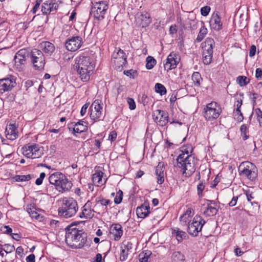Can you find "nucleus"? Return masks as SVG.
<instances>
[{
    "instance_id": "obj_54",
    "label": "nucleus",
    "mask_w": 262,
    "mask_h": 262,
    "mask_svg": "<svg viewBox=\"0 0 262 262\" xmlns=\"http://www.w3.org/2000/svg\"><path fill=\"white\" fill-rule=\"evenodd\" d=\"M117 138V133L115 131H112L108 136V140L111 142L114 141Z\"/></svg>"
},
{
    "instance_id": "obj_43",
    "label": "nucleus",
    "mask_w": 262,
    "mask_h": 262,
    "mask_svg": "<svg viewBox=\"0 0 262 262\" xmlns=\"http://www.w3.org/2000/svg\"><path fill=\"white\" fill-rule=\"evenodd\" d=\"M245 194L246 195L248 201L250 202L251 204L253 205V203H255L254 201H252L254 198L253 192L250 189H248L245 191Z\"/></svg>"
},
{
    "instance_id": "obj_23",
    "label": "nucleus",
    "mask_w": 262,
    "mask_h": 262,
    "mask_svg": "<svg viewBox=\"0 0 262 262\" xmlns=\"http://www.w3.org/2000/svg\"><path fill=\"white\" fill-rule=\"evenodd\" d=\"M164 164L163 162H159L156 168V174L157 176V183L162 184L164 181L165 172Z\"/></svg>"
},
{
    "instance_id": "obj_11",
    "label": "nucleus",
    "mask_w": 262,
    "mask_h": 262,
    "mask_svg": "<svg viewBox=\"0 0 262 262\" xmlns=\"http://www.w3.org/2000/svg\"><path fill=\"white\" fill-rule=\"evenodd\" d=\"M23 154L27 158L31 159L38 158L43 155L42 148L37 144L27 145L23 147Z\"/></svg>"
},
{
    "instance_id": "obj_20",
    "label": "nucleus",
    "mask_w": 262,
    "mask_h": 262,
    "mask_svg": "<svg viewBox=\"0 0 262 262\" xmlns=\"http://www.w3.org/2000/svg\"><path fill=\"white\" fill-rule=\"evenodd\" d=\"M204 112L207 115H220L222 113V108L216 102L212 101L204 108Z\"/></svg>"
},
{
    "instance_id": "obj_64",
    "label": "nucleus",
    "mask_w": 262,
    "mask_h": 262,
    "mask_svg": "<svg viewBox=\"0 0 262 262\" xmlns=\"http://www.w3.org/2000/svg\"><path fill=\"white\" fill-rule=\"evenodd\" d=\"M101 261H102V255L100 253L97 254L93 262H101Z\"/></svg>"
},
{
    "instance_id": "obj_29",
    "label": "nucleus",
    "mask_w": 262,
    "mask_h": 262,
    "mask_svg": "<svg viewBox=\"0 0 262 262\" xmlns=\"http://www.w3.org/2000/svg\"><path fill=\"white\" fill-rule=\"evenodd\" d=\"M42 50L45 53L51 55L55 51L54 44L49 41H43L41 43Z\"/></svg>"
},
{
    "instance_id": "obj_36",
    "label": "nucleus",
    "mask_w": 262,
    "mask_h": 262,
    "mask_svg": "<svg viewBox=\"0 0 262 262\" xmlns=\"http://www.w3.org/2000/svg\"><path fill=\"white\" fill-rule=\"evenodd\" d=\"M250 81V79L245 76H239L236 78V82L241 86H246Z\"/></svg>"
},
{
    "instance_id": "obj_6",
    "label": "nucleus",
    "mask_w": 262,
    "mask_h": 262,
    "mask_svg": "<svg viewBox=\"0 0 262 262\" xmlns=\"http://www.w3.org/2000/svg\"><path fill=\"white\" fill-rule=\"evenodd\" d=\"M203 61L205 64H209L212 60L213 47L215 42L213 38L208 37L202 43Z\"/></svg>"
},
{
    "instance_id": "obj_13",
    "label": "nucleus",
    "mask_w": 262,
    "mask_h": 262,
    "mask_svg": "<svg viewBox=\"0 0 262 262\" xmlns=\"http://www.w3.org/2000/svg\"><path fill=\"white\" fill-rule=\"evenodd\" d=\"M254 168V165L251 162H243L239 167V173L250 180H253L255 177V172L253 171Z\"/></svg>"
},
{
    "instance_id": "obj_49",
    "label": "nucleus",
    "mask_w": 262,
    "mask_h": 262,
    "mask_svg": "<svg viewBox=\"0 0 262 262\" xmlns=\"http://www.w3.org/2000/svg\"><path fill=\"white\" fill-rule=\"evenodd\" d=\"M127 102L129 104V107L131 110H134L136 108V103L133 98H128Z\"/></svg>"
},
{
    "instance_id": "obj_1",
    "label": "nucleus",
    "mask_w": 262,
    "mask_h": 262,
    "mask_svg": "<svg viewBox=\"0 0 262 262\" xmlns=\"http://www.w3.org/2000/svg\"><path fill=\"white\" fill-rule=\"evenodd\" d=\"M75 63L81 80L83 82L88 81L95 67L93 58L89 56L80 55L76 58Z\"/></svg>"
},
{
    "instance_id": "obj_59",
    "label": "nucleus",
    "mask_w": 262,
    "mask_h": 262,
    "mask_svg": "<svg viewBox=\"0 0 262 262\" xmlns=\"http://www.w3.org/2000/svg\"><path fill=\"white\" fill-rule=\"evenodd\" d=\"M29 213L32 218H35L36 220L39 219L40 215L35 211H31V212H29Z\"/></svg>"
},
{
    "instance_id": "obj_57",
    "label": "nucleus",
    "mask_w": 262,
    "mask_h": 262,
    "mask_svg": "<svg viewBox=\"0 0 262 262\" xmlns=\"http://www.w3.org/2000/svg\"><path fill=\"white\" fill-rule=\"evenodd\" d=\"M124 74L126 75L127 76H131L132 74H137V71L136 70H126L124 71Z\"/></svg>"
},
{
    "instance_id": "obj_22",
    "label": "nucleus",
    "mask_w": 262,
    "mask_h": 262,
    "mask_svg": "<svg viewBox=\"0 0 262 262\" xmlns=\"http://www.w3.org/2000/svg\"><path fill=\"white\" fill-rule=\"evenodd\" d=\"M102 105L101 100H95L89 109L88 115H97V114L101 115L103 108Z\"/></svg>"
},
{
    "instance_id": "obj_2",
    "label": "nucleus",
    "mask_w": 262,
    "mask_h": 262,
    "mask_svg": "<svg viewBox=\"0 0 262 262\" xmlns=\"http://www.w3.org/2000/svg\"><path fill=\"white\" fill-rule=\"evenodd\" d=\"M176 166L180 169L183 175L189 177L195 170L194 158L189 155L188 151H182L177 158Z\"/></svg>"
},
{
    "instance_id": "obj_62",
    "label": "nucleus",
    "mask_w": 262,
    "mask_h": 262,
    "mask_svg": "<svg viewBox=\"0 0 262 262\" xmlns=\"http://www.w3.org/2000/svg\"><path fill=\"white\" fill-rule=\"evenodd\" d=\"M33 85V82L31 80H28L25 82V86L27 90L29 88Z\"/></svg>"
},
{
    "instance_id": "obj_47",
    "label": "nucleus",
    "mask_w": 262,
    "mask_h": 262,
    "mask_svg": "<svg viewBox=\"0 0 262 262\" xmlns=\"http://www.w3.org/2000/svg\"><path fill=\"white\" fill-rule=\"evenodd\" d=\"M210 7L209 6H206L203 7L201 9V13L203 16H206L208 15L210 11Z\"/></svg>"
},
{
    "instance_id": "obj_14",
    "label": "nucleus",
    "mask_w": 262,
    "mask_h": 262,
    "mask_svg": "<svg viewBox=\"0 0 262 262\" xmlns=\"http://www.w3.org/2000/svg\"><path fill=\"white\" fill-rule=\"evenodd\" d=\"M82 44L83 41L81 37L79 36H72L67 39L65 42V47L68 51L74 52L78 50Z\"/></svg>"
},
{
    "instance_id": "obj_50",
    "label": "nucleus",
    "mask_w": 262,
    "mask_h": 262,
    "mask_svg": "<svg viewBox=\"0 0 262 262\" xmlns=\"http://www.w3.org/2000/svg\"><path fill=\"white\" fill-rule=\"evenodd\" d=\"M148 100H149L148 97L145 94H144L142 95V96L141 98V99L139 100V101L141 103H142L144 106H145L146 105H147L148 104Z\"/></svg>"
},
{
    "instance_id": "obj_42",
    "label": "nucleus",
    "mask_w": 262,
    "mask_h": 262,
    "mask_svg": "<svg viewBox=\"0 0 262 262\" xmlns=\"http://www.w3.org/2000/svg\"><path fill=\"white\" fill-rule=\"evenodd\" d=\"M150 252L148 251L146 253L142 252L139 255V262H147Z\"/></svg>"
},
{
    "instance_id": "obj_21",
    "label": "nucleus",
    "mask_w": 262,
    "mask_h": 262,
    "mask_svg": "<svg viewBox=\"0 0 262 262\" xmlns=\"http://www.w3.org/2000/svg\"><path fill=\"white\" fill-rule=\"evenodd\" d=\"M6 137L8 140H14L18 137V132L16 126L14 124L7 125L5 130Z\"/></svg>"
},
{
    "instance_id": "obj_53",
    "label": "nucleus",
    "mask_w": 262,
    "mask_h": 262,
    "mask_svg": "<svg viewBox=\"0 0 262 262\" xmlns=\"http://www.w3.org/2000/svg\"><path fill=\"white\" fill-rule=\"evenodd\" d=\"M192 213V209L190 208H188L186 211L184 213V214L181 215L180 217V221H182L183 217H185V216H190Z\"/></svg>"
},
{
    "instance_id": "obj_41",
    "label": "nucleus",
    "mask_w": 262,
    "mask_h": 262,
    "mask_svg": "<svg viewBox=\"0 0 262 262\" xmlns=\"http://www.w3.org/2000/svg\"><path fill=\"white\" fill-rule=\"evenodd\" d=\"M95 201L96 204L95 205L94 207H97L98 204H100L101 205L106 206L111 203V201L109 200H106L101 198H97Z\"/></svg>"
},
{
    "instance_id": "obj_28",
    "label": "nucleus",
    "mask_w": 262,
    "mask_h": 262,
    "mask_svg": "<svg viewBox=\"0 0 262 262\" xmlns=\"http://www.w3.org/2000/svg\"><path fill=\"white\" fill-rule=\"evenodd\" d=\"M82 210L86 214V219H92L94 215V213L96 212L94 209H92V203L90 201L84 204Z\"/></svg>"
},
{
    "instance_id": "obj_35",
    "label": "nucleus",
    "mask_w": 262,
    "mask_h": 262,
    "mask_svg": "<svg viewBox=\"0 0 262 262\" xmlns=\"http://www.w3.org/2000/svg\"><path fill=\"white\" fill-rule=\"evenodd\" d=\"M191 78L195 86H200L201 81L202 80V78L200 73L198 72H194L192 75Z\"/></svg>"
},
{
    "instance_id": "obj_56",
    "label": "nucleus",
    "mask_w": 262,
    "mask_h": 262,
    "mask_svg": "<svg viewBox=\"0 0 262 262\" xmlns=\"http://www.w3.org/2000/svg\"><path fill=\"white\" fill-rule=\"evenodd\" d=\"M169 34L173 35L177 32V26L176 25H171L169 28Z\"/></svg>"
},
{
    "instance_id": "obj_12",
    "label": "nucleus",
    "mask_w": 262,
    "mask_h": 262,
    "mask_svg": "<svg viewBox=\"0 0 262 262\" xmlns=\"http://www.w3.org/2000/svg\"><path fill=\"white\" fill-rule=\"evenodd\" d=\"M16 85V78L9 75L7 77L0 79V94L10 91Z\"/></svg>"
},
{
    "instance_id": "obj_34",
    "label": "nucleus",
    "mask_w": 262,
    "mask_h": 262,
    "mask_svg": "<svg viewBox=\"0 0 262 262\" xmlns=\"http://www.w3.org/2000/svg\"><path fill=\"white\" fill-rule=\"evenodd\" d=\"M184 255L180 252L176 251L173 253L172 255V262H185Z\"/></svg>"
},
{
    "instance_id": "obj_8",
    "label": "nucleus",
    "mask_w": 262,
    "mask_h": 262,
    "mask_svg": "<svg viewBox=\"0 0 262 262\" xmlns=\"http://www.w3.org/2000/svg\"><path fill=\"white\" fill-rule=\"evenodd\" d=\"M113 63L117 70L125 67L127 62V56L123 50L119 48H116L112 55Z\"/></svg>"
},
{
    "instance_id": "obj_19",
    "label": "nucleus",
    "mask_w": 262,
    "mask_h": 262,
    "mask_svg": "<svg viewBox=\"0 0 262 262\" xmlns=\"http://www.w3.org/2000/svg\"><path fill=\"white\" fill-rule=\"evenodd\" d=\"M30 52L26 49L19 50L14 57L15 64L19 63L20 66L24 65L26 63L27 58H30ZM19 64H17V66Z\"/></svg>"
},
{
    "instance_id": "obj_61",
    "label": "nucleus",
    "mask_w": 262,
    "mask_h": 262,
    "mask_svg": "<svg viewBox=\"0 0 262 262\" xmlns=\"http://www.w3.org/2000/svg\"><path fill=\"white\" fill-rule=\"evenodd\" d=\"M238 199L237 196H233L232 200L229 202V205L230 206H234L236 205Z\"/></svg>"
},
{
    "instance_id": "obj_40",
    "label": "nucleus",
    "mask_w": 262,
    "mask_h": 262,
    "mask_svg": "<svg viewBox=\"0 0 262 262\" xmlns=\"http://www.w3.org/2000/svg\"><path fill=\"white\" fill-rule=\"evenodd\" d=\"M32 176L31 174L27 175H17L15 179L17 182L28 181L31 179Z\"/></svg>"
},
{
    "instance_id": "obj_17",
    "label": "nucleus",
    "mask_w": 262,
    "mask_h": 262,
    "mask_svg": "<svg viewBox=\"0 0 262 262\" xmlns=\"http://www.w3.org/2000/svg\"><path fill=\"white\" fill-rule=\"evenodd\" d=\"M136 19L139 26L143 28L148 27L152 20L150 14L146 11L137 14Z\"/></svg>"
},
{
    "instance_id": "obj_10",
    "label": "nucleus",
    "mask_w": 262,
    "mask_h": 262,
    "mask_svg": "<svg viewBox=\"0 0 262 262\" xmlns=\"http://www.w3.org/2000/svg\"><path fill=\"white\" fill-rule=\"evenodd\" d=\"M205 223L204 220L201 216L195 215L192 222L189 224L188 226V232L194 236H197L198 233L202 230V227Z\"/></svg>"
},
{
    "instance_id": "obj_46",
    "label": "nucleus",
    "mask_w": 262,
    "mask_h": 262,
    "mask_svg": "<svg viewBox=\"0 0 262 262\" xmlns=\"http://www.w3.org/2000/svg\"><path fill=\"white\" fill-rule=\"evenodd\" d=\"M3 246L4 247V251L7 253H11L15 250V247L13 245L7 244Z\"/></svg>"
},
{
    "instance_id": "obj_58",
    "label": "nucleus",
    "mask_w": 262,
    "mask_h": 262,
    "mask_svg": "<svg viewBox=\"0 0 262 262\" xmlns=\"http://www.w3.org/2000/svg\"><path fill=\"white\" fill-rule=\"evenodd\" d=\"M89 103H86L82 107L80 111V115H84L86 113V111L89 106Z\"/></svg>"
},
{
    "instance_id": "obj_4",
    "label": "nucleus",
    "mask_w": 262,
    "mask_h": 262,
    "mask_svg": "<svg viewBox=\"0 0 262 262\" xmlns=\"http://www.w3.org/2000/svg\"><path fill=\"white\" fill-rule=\"evenodd\" d=\"M49 183L55 186L59 192L63 193L69 191L72 186V183L67 177L60 172H55L48 178Z\"/></svg>"
},
{
    "instance_id": "obj_37",
    "label": "nucleus",
    "mask_w": 262,
    "mask_h": 262,
    "mask_svg": "<svg viewBox=\"0 0 262 262\" xmlns=\"http://www.w3.org/2000/svg\"><path fill=\"white\" fill-rule=\"evenodd\" d=\"M146 61V68L147 70H150L152 69L157 63L156 59L153 57L150 56L147 57Z\"/></svg>"
},
{
    "instance_id": "obj_18",
    "label": "nucleus",
    "mask_w": 262,
    "mask_h": 262,
    "mask_svg": "<svg viewBox=\"0 0 262 262\" xmlns=\"http://www.w3.org/2000/svg\"><path fill=\"white\" fill-rule=\"evenodd\" d=\"M133 244L131 242L128 241L123 242L121 246L120 260L125 261L127 259L128 254L133 252Z\"/></svg>"
},
{
    "instance_id": "obj_51",
    "label": "nucleus",
    "mask_w": 262,
    "mask_h": 262,
    "mask_svg": "<svg viewBox=\"0 0 262 262\" xmlns=\"http://www.w3.org/2000/svg\"><path fill=\"white\" fill-rule=\"evenodd\" d=\"M204 188H205V185L203 183H201L198 185V186H197L198 194L200 197L202 196V192H203V190L204 189Z\"/></svg>"
},
{
    "instance_id": "obj_48",
    "label": "nucleus",
    "mask_w": 262,
    "mask_h": 262,
    "mask_svg": "<svg viewBox=\"0 0 262 262\" xmlns=\"http://www.w3.org/2000/svg\"><path fill=\"white\" fill-rule=\"evenodd\" d=\"M49 5L51 8V12L57 10L59 8V4L58 3H53L49 1Z\"/></svg>"
},
{
    "instance_id": "obj_25",
    "label": "nucleus",
    "mask_w": 262,
    "mask_h": 262,
    "mask_svg": "<svg viewBox=\"0 0 262 262\" xmlns=\"http://www.w3.org/2000/svg\"><path fill=\"white\" fill-rule=\"evenodd\" d=\"M149 209V205L145 203L140 207H138L136 209V214L138 217L142 219L146 217L150 213Z\"/></svg>"
},
{
    "instance_id": "obj_39",
    "label": "nucleus",
    "mask_w": 262,
    "mask_h": 262,
    "mask_svg": "<svg viewBox=\"0 0 262 262\" xmlns=\"http://www.w3.org/2000/svg\"><path fill=\"white\" fill-rule=\"evenodd\" d=\"M41 12L43 15H48L51 13V8L49 7V1L44 2L41 6Z\"/></svg>"
},
{
    "instance_id": "obj_24",
    "label": "nucleus",
    "mask_w": 262,
    "mask_h": 262,
    "mask_svg": "<svg viewBox=\"0 0 262 262\" xmlns=\"http://www.w3.org/2000/svg\"><path fill=\"white\" fill-rule=\"evenodd\" d=\"M110 233L115 241H118L123 234L122 226L119 224H113L110 228Z\"/></svg>"
},
{
    "instance_id": "obj_9",
    "label": "nucleus",
    "mask_w": 262,
    "mask_h": 262,
    "mask_svg": "<svg viewBox=\"0 0 262 262\" xmlns=\"http://www.w3.org/2000/svg\"><path fill=\"white\" fill-rule=\"evenodd\" d=\"M30 58L35 69L39 70L44 68L45 57L40 50L36 49L31 50Z\"/></svg>"
},
{
    "instance_id": "obj_31",
    "label": "nucleus",
    "mask_w": 262,
    "mask_h": 262,
    "mask_svg": "<svg viewBox=\"0 0 262 262\" xmlns=\"http://www.w3.org/2000/svg\"><path fill=\"white\" fill-rule=\"evenodd\" d=\"M168 118V116H156L153 117L155 122L161 126H164L167 123Z\"/></svg>"
},
{
    "instance_id": "obj_5",
    "label": "nucleus",
    "mask_w": 262,
    "mask_h": 262,
    "mask_svg": "<svg viewBox=\"0 0 262 262\" xmlns=\"http://www.w3.org/2000/svg\"><path fill=\"white\" fill-rule=\"evenodd\" d=\"M78 209L77 203L72 198H64L62 204L58 208V212L60 216L69 219L74 216Z\"/></svg>"
},
{
    "instance_id": "obj_3",
    "label": "nucleus",
    "mask_w": 262,
    "mask_h": 262,
    "mask_svg": "<svg viewBox=\"0 0 262 262\" xmlns=\"http://www.w3.org/2000/svg\"><path fill=\"white\" fill-rule=\"evenodd\" d=\"M66 242L73 248H81L86 241V236L76 228L68 229L66 234Z\"/></svg>"
},
{
    "instance_id": "obj_45",
    "label": "nucleus",
    "mask_w": 262,
    "mask_h": 262,
    "mask_svg": "<svg viewBox=\"0 0 262 262\" xmlns=\"http://www.w3.org/2000/svg\"><path fill=\"white\" fill-rule=\"evenodd\" d=\"M240 130L241 132V136L243 137V139L244 140H247L249 138V136L246 135L247 127L246 125H242L241 126Z\"/></svg>"
},
{
    "instance_id": "obj_33",
    "label": "nucleus",
    "mask_w": 262,
    "mask_h": 262,
    "mask_svg": "<svg viewBox=\"0 0 262 262\" xmlns=\"http://www.w3.org/2000/svg\"><path fill=\"white\" fill-rule=\"evenodd\" d=\"M202 24H203V26H202L200 28V31L196 39V41L198 42H201L204 39L208 32L207 29L204 26V22L202 21Z\"/></svg>"
},
{
    "instance_id": "obj_16",
    "label": "nucleus",
    "mask_w": 262,
    "mask_h": 262,
    "mask_svg": "<svg viewBox=\"0 0 262 262\" xmlns=\"http://www.w3.org/2000/svg\"><path fill=\"white\" fill-rule=\"evenodd\" d=\"M87 123L82 120H80L76 123H71L68 125V128L70 132H72L74 135L76 134L81 133L86 131L88 129Z\"/></svg>"
},
{
    "instance_id": "obj_60",
    "label": "nucleus",
    "mask_w": 262,
    "mask_h": 262,
    "mask_svg": "<svg viewBox=\"0 0 262 262\" xmlns=\"http://www.w3.org/2000/svg\"><path fill=\"white\" fill-rule=\"evenodd\" d=\"M35 255L33 254L29 255L26 258L27 262H35Z\"/></svg>"
},
{
    "instance_id": "obj_30",
    "label": "nucleus",
    "mask_w": 262,
    "mask_h": 262,
    "mask_svg": "<svg viewBox=\"0 0 262 262\" xmlns=\"http://www.w3.org/2000/svg\"><path fill=\"white\" fill-rule=\"evenodd\" d=\"M218 209L215 206H211L208 205L205 207V209L203 211V214L206 216H214L217 214Z\"/></svg>"
},
{
    "instance_id": "obj_55",
    "label": "nucleus",
    "mask_w": 262,
    "mask_h": 262,
    "mask_svg": "<svg viewBox=\"0 0 262 262\" xmlns=\"http://www.w3.org/2000/svg\"><path fill=\"white\" fill-rule=\"evenodd\" d=\"M255 77L258 80L262 78V70L260 68H257L255 72Z\"/></svg>"
},
{
    "instance_id": "obj_7",
    "label": "nucleus",
    "mask_w": 262,
    "mask_h": 262,
    "mask_svg": "<svg viewBox=\"0 0 262 262\" xmlns=\"http://www.w3.org/2000/svg\"><path fill=\"white\" fill-rule=\"evenodd\" d=\"M108 6L105 1H100L93 4L91 8V14L93 15L95 19L102 20L104 18V15Z\"/></svg>"
},
{
    "instance_id": "obj_52",
    "label": "nucleus",
    "mask_w": 262,
    "mask_h": 262,
    "mask_svg": "<svg viewBox=\"0 0 262 262\" xmlns=\"http://www.w3.org/2000/svg\"><path fill=\"white\" fill-rule=\"evenodd\" d=\"M256 47L255 45H253L250 47L249 50V56L250 57H253L256 53Z\"/></svg>"
},
{
    "instance_id": "obj_26",
    "label": "nucleus",
    "mask_w": 262,
    "mask_h": 262,
    "mask_svg": "<svg viewBox=\"0 0 262 262\" xmlns=\"http://www.w3.org/2000/svg\"><path fill=\"white\" fill-rule=\"evenodd\" d=\"M211 27L215 30L219 31L222 29L221 18L217 13L213 15L210 21Z\"/></svg>"
},
{
    "instance_id": "obj_44",
    "label": "nucleus",
    "mask_w": 262,
    "mask_h": 262,
    "mask_svg": "<svg viewBox=\"0 0 262 262\" xmlns=\"http://www.w3.org/2000/svg\"><path fill=\"white\" fill-rule=\"evenodd\" d=\"M123 192L121 190H119L117 193V195L115 198L114 202L116 204H120L122 200Z\"/></svg>"
},
{
    "instance_id": "obj_38",
    "label": "nucleus",
    "mask_w": 262,
    "mask_h": 262,
    "mask_svg": "<svg viewBox=\"0 0 262 262\" xmlns=\"http://www.w3.org/2000/svg\"><path fill=\"white\" fill-rule=\"evenodd\" d=\"M155 91L162 96L166 94V88L162 84L157 83L155 86Z\"/></svg>"
},
{
    "instance_id": "obj_27",
    "label": "nucleus",
    "mask_w": 262,
    "mask_h": 262,
    "mask_svg": "<svg viewBox=\"0 0 262 262\" xmlns=\"http://www.w3.org/2000/svg\"><path fill=\"white\" fill-rule=\"evenodd\" d=\"M103 174L104 173L101 171H96L92 176L93 182L97 186L105 183L106 180L104 179L103 181L102 178Z\"/></svg>"
},
{
    "instance_id": "obj_15",
    "label": "nucleus",
    "mask_w": 262,
    "mask_h": 262,
    "mask_svg": "<svg viewBox=\"0 0 262 262\" xmlns=\"http://www.w3.org/2000/svg\"><path fill=\"white\" fill-rule=\"evenodd\" d=\"M180 61V58L178 54L173 52L170 53L167 56L165 63H164L165 70L169 71L176 68Z\"/></svg>"
},
{
    "instance_id": "obj_32",
    "label": "nucleus",
    "mask_w": 262,
    "mask_h": 262,
    "mask_svg": "<svg viewBox=\"0 0 262 262\" xmlns=\"http://www.w3.org/2000/svg\"><path fill=\"white\" fill-rule=\"evenodd\" d=\"M172 234L174 235L179 242H182L187 236L186 232L180 230L179 228L174 229Z\"/></svg>"
},
{
    "instance_id": "obj_63",
    "label": "nucleus",
    "mask_w": 262,
    "mask_h": 262,
    "mask_svg": "<svg viewBox=\"0 0 262 262\" xmlns=\"http://www.w3.org/2000/svg\"><path fill=\"white\" fill-rule=\"evenodd\" d=\"M234 253L236 256H241L244 252L242 251L239 248H236L234 249Z\"/></svg>"
}]
</instances>
